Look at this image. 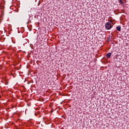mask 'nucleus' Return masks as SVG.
I'll use <instances>...</instances> for the list:
<instances>
[{"instance_id": "f257e3e1", "label": "nucleus", "mask_w": 129, "mask_h": 129, "mask_svg": "<svg viewBox=\"0 0 129 129\" xmlns=\"http://www.w3.org/2000/svg\"><path fill=\"white\" fill-rule=\"evenodd\" d=\"M112 28V26L111 25V24L109 22H107L105 24V28L106 30H110Z\"/></svg>"}, {"instance_id": "f03ea898", "label": "nucleus", "mask_w": 129, "mask_h": 129, "mask_svg": "<svg viewBox=\"0 0 129 129\" xmlns=\"http://www.w3.org/2000/svg\"><path fill=\"white\" fill-rule=\"evenodd\" d=\"M116 29L117 30V31H118V32H120V31H121V27H120V26H117L116 27Z\"/></svg>"}, {"instance_id": "7ed1b4c3", "label": "nucleus", "mask_w": 129, "mask_h": 129, "mask_svg": "<svg viewBox=\"0 0 129 129\" xmlns=\"http://www.w3.org/2000/svg\"><path fill=\"white\" fill-rule=\"evenodd\" d=\"M110 56H111V53L110 52L108 53L106 55L107 58H110Z\"/></svg>"}, {"instance_id": "20e7f679", "label": "nucleus", "mask_w": 129, "mask_h": 129, "mask_svg": "<svg viewBox=\"0 0 129 129\" xmlns=\"http://www.w3.org/2000/svg\"><path fill=\"white\" fill-rule=\"evenodd\" d=\"M120 3L121 4V5H123V2H122V1L120 0Z\"/></svg>"}, {"instance_id": "39448f33", "label": "nucleus", "mask_w": 129, "mask_h": 129, "mask_svg": "<svg viewBox=\"0 0 129 129\" xmlns=\"http://www.w3.org/2000/svg\"><path fill=\"white\" fill-rule=\"evenodd\" d=\"M39 112H37V113H35V115L37 116V115H38L39 114Z\"/></svg>"}]
</instances>
